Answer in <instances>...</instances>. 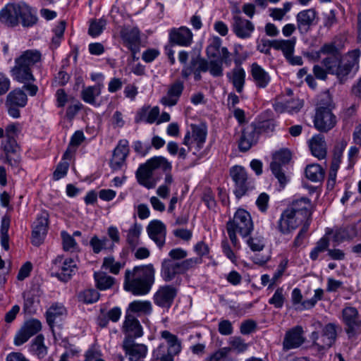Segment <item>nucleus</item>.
Returning <instances> with one entry per match:
<instances>
[{
	"label": "nucleus",
	"mask_w": 361,
	"mask_h": 361,
	"mask_svg": "<svg viewBox=\"0 0 361 361\" xmlns=\"http://www.w3.org/2000/svg\"><path fill=\"white\" fill-rule=\"evenodd\" d=\"M155 269L152 264L126 269L123 288L135 295L147 294L154 283Z\"/></svg>",
	"instance_id": "f257e3e1"
},
{
	"label": "nucleus",
	"mask_w": 361,
	"mask_h": 361,
	"mask_svg": "<svg viewBox=\"0 0 361 361\" xmlns=\"http://www.w3.org/2000/svg\"><path fill=\"white\" fill-rule=\"evenodd\" d=\"M19 20L25 27L32 26L37 22L31 8L23 2L8 4L0 12V20L8 26L18 25Z\"/></svg>",
	"instance_id": "f03ea898"
},
{
	"label": "nucleus",
	"mask_w": 361,
	"mask_h": 361,
	"mask_svg": "<svg viewBox=\"0 0 361 361\" xmlns=\"http://www.w3.org/2000/svg\"><path fill=\"white\" fill-rule=\"evenodd\" d=\"M226 228L233 247L239 249L240 246L236 234L243 238H247L254 228L250 213L243 209H238L233 218L226 223Z\"/></svg>",
	"instance_id": "7ed1b4c3"
},
{
	"label": "nucleus",
	"mask_w": 361,
	"mask_h": 361,
	"mask_svg": "<svg viewBox=\"0 0 361 361\" xmlns=\"http://www.w3.org/2000/svg\"><path fill=\"white\" fill-rule=\"evenodd\" d=\"M171 164L166 158L161 156L154 157L137 169L136 171L137 182L148 189L154 188L156 183L152 180L153 171L160 169L167 173L171 170Z\"/></svg>",
	"instance_id": "20e7f679"
},
{
	"label": "nucleus",
	"mask_w": 361,
	"mask_h": 361,
	"mask_svg": "<svg viewBox=\"0 0 361 361\" xmlns=\"http://www.w3.org/2000/svg\"><path fill=\"white\" fill-rule=\"evenodd\" d=\"M338 326L334 323H328L322 326L321 331H313L310 336L312 347L318 352L329 349L337 339Z\"/></svg>",
	"instance_id": "39448f33"
},
{
	"label": "nucleus",
	"mask_w": 361,
	"mask_h": 361,
	"mask_svg": "<svg viewBox=\"0 0 361 361\" xmlns=\"http://www.w3.org/2000/svg\"><path fill=\"white\" fill-rule=\"evenodd\" d=\"M161 337L167 341V344L161 343L153 351V357L159 361H173V357L181 350V344L176 336L168 331L161 332Z\"/></svg>",
	"instance_id": "423d86ee"
},
{
	"label": "nucleus",
	"mask_w": 361,
	"mask_h": 361,
	"mask_svg": "<svg viewBox=\"0 0 361 361\" xmlns=\"http://www.w3.org/2000/svg\"><path fill=\"white\" fill-rule=\"evenodd\" d=\"M51 270L59 280L66 282L77 271V264L74 259L59 255L52 261Z\"/></svg>",
	"instance_id": "0eeeda50"
},
{
	"label": "nucleus",
	"mask_w": 361,
	"mask_h": 361,
	"mask_svg": "<svg viewBox=\"0 0 361 361\" xmlns=\"http://www.w3.org/2000/svg\"><path fill=\"white\" fill-rule=\"evenodd\" d=\"M141 32L137 27L123 26L120 31L123 44L132 53L133 59L140 51L141 45Z\"/></svg>",
	"instance_id": "6e6552de"
},
{
	"label": "nucleus",
	"mask_w": 361,
	"mask_h": 361,
	"mask_svg": "<svg viewBox=\"0 0 361 361\" xmlns=\"http://www.w3.org/2000/svg\"><path fill=\"white\" fill-rule=\"evenodd\" d=\"M360 51L354 49L349 51L346 56L340 59L338 64V71L335 73L337 78L341 80H345V78L353 71H357Z\"/></svg>",
	"instance_id": "1a4fd4ad"
},
{
	"label": "nucleus",
	"mask_w": 361,
	"mask_h": 361,
	"mask_svg": "<svg viewBox=\"0 0 361 361\" xmlns=\"http://www.w3.org/2000/svg\"><path fill=\"white\" fill-rule=\"evenodd\" d=\"M290 158L291 154L288 150H281L274 155L273 161L270 164L272 173L278 179L282 188L285 186L288 180L281 167L283 165L288 164Z\"/></svg>",
	"instance_id": "9d476101"
},
{
	"label": "nucleus",
	"mask_w": 361,
	"mask_h": 361,
	"mask_svg": "<svg viewBox=\"0 0 361 361\" xmlns=\"http://www.w3.org/2000/svg\"><path fill=\"white\" fill-rule=\"evenodd\" d=\"M336 117L329 107L319 106L317 108L314 125L319 131L324 133L329 131L336 126Z\"/></svg>",
	"instance_id": "9b49d317"
},
{
	"label": "nucleus",
	"mask_w": 361,
	"mask_h": 361,
	"mask_svg": "<svg viewBox=\"0 0 361 361\" xmlns=\"http://www.w3.org/2000/svg\"><path fill=\"white\" fill-rule=\"evenodd\" d=\"M122 348L130 361H144L148 352L147 345L135 343L130 337H125Z\"/></svg>",
	"instance_id": "f8f14e48"
},
{
	"label": "nucleus",
	"mask_w": 361,
	"mask_h": 361,
	"mask_svg": "<svg viewBox=\"0 0 361 361\" xmlns=\"http://www.w3.org/2000/svg\"><path fill=\"white\" fill-rule=\"evenodd\" d=\"M177 293V289L173 286H161L154 294V303L161 308L169 310L171 307Z\"/></svg>",
	"instance_id": "ddd939ff"
},
{
	"label": "nucleus",
	"mask_w": 361,
	"mask_h": 361,
	"mask_svg": "<svg viewBox=\"0 0 361 361\" xmlns=\"http://www.w3.org/2000/svg\"><path fill=\"white\" fill-rule=\"evenodd\" d=\"M231 28L238 38L247 39L252 36L255 25L249 20L240 16V11H237L232 18Z\"/></svg>",
	"instance_id": "4468645a"
},
{
	"label": "nucleus",
	"mask_w": 361,
	"mask_h": 361,
	"mask_svg": "<svg viewBox=\"0 0 361 361\" xmlns=\"http://www.w3.org/2000/svg\"><path fill=\"white\" fill-rule=\"evenodd\" d=\"M305 221L302 216L296 215L289 209H286L281 215L278 221V229L283 234H288L296 229Z\"/></svg>",
	"instance_id": "2eb2a0df"
},
{
	"label": "nucleus",
	"mask_w": 361,
	"mask_h": 361,
	"mask_svg": "<svg viewBox=\"0 0 361 361\" xmlns=\"http://www.w3.org/2000/svg\"><path fill=\"white\" fill-rule=\"evenodd\" d=\"M230 175L235 185L234 193L240 198L246 193L249 188L247 173L243 167L235 166L230 169Z\"/></svg>",
	"instance_id": "dca6fc26"
},
{
	"label": "nucleus",
	"mask_w": 361,
	"mask_h": 361,
	"mask_svg": "<svg viewBox=\"0 0 361 361\" xmlns=\"http://www.w3.org/2000/svg\"><path fill=\"white\" fill-rule=\"evenodd\" d=\"M190 131H188L184 137L183 144L188 147L189 150L192 145L195 144L197 151L200 150L205 142L207 132L202 127L192 124Z\"/></svg>",
	"instance_id": "f3484780"
},
{
	"label": "nucleus",
	"mask_w": 361,
	"mask_h": 361,
	"mask_svg": "<svg viewBox=\"0 0 361 361\" xmlns=\"http://www.w3.org/2000/svg\"><path fill=\"white\" fill-rule=\"evenodd\" d=\"M49 215L46 212H41L34 222L32 232V243L34 245H41L47 233Z\"/></svg>",
	"instance_id": "a211bd4d"
},
{
	"label": "nucleus",
	"mask_w": 361,
	"mask_h": 361,
	"mask_svg": "<svg viewBox=\"0 0 361 361\" xmlns=\"http://www.w3.org/2000/svg\"><path fill=\"white\" fill-rule=\"evenodd\" d=\"M149 238L153 240L155 244L161 248L165 245L166 236V227L160 220L151 221L146 228Z\"/></svg>",
	"instance_id": "6ab92c4d"
},
{
	"label": "nucleus",
	"mask_w": 361,
	"mask_h": 361,
	"mask_svg": "<svg viewBox=\"0 0 361 361\" xmlns=\"http://www.w3.org/2000/svg\"><path fill=\"white\" fill-rule=\"evenodd\" d=\"M42 329V324L37 319H30L25 323L14 338L16 345H20L37 334Z\"/></svg>",
	"instance_id": "aec40b11"
},
{
	"label": "nucleus",
	"mask_w": 361,
	"mask_h": 361,
	"mask_svg": "<svg viewBox=\"0 0 361 361\" xmlns=\"http://www.w3.org/2000/svg\"><path fill=\"white\" fill-rule=\"evenodd\" d=\"M342 322L346 326L345 331L348 335H353L355 328L361 326L358 310L352 306H346L342 310Z\"/></svg>",
	"instance_id": "412c9836"
},
{
	"label": "nucleus",
	"mask_w": 361,
	"mask_h": 361,
	"mask_svg": "<svg viewBox=\"0 0 361 361\" xmlns=\"http://www.w3.org/2000/svg\"><path fill=\"white\" fill-rule=\"evenodd\" d=\"M129 154L128 141L121 140L114 150L110 160V166L113 170H119L126 163Z\"/></svg>",
	"instance_id": "4be33fe9"
},
{
	"label": "nucleus",
	"mask_w": 361,
	"mask_h": 361,
	"mask_svg": "<svg viewBox=\"0 0 361 361\" xmlns=\"http://www.w3.org/2000/svg\"><path fill=\"white\" fill-rule=\"evenodd\" d=\"M303 334L304 331L301 326H296L288 331L283 341V349L288 350L302 345L305 341Z\"/></svg>",
	"instance_id": "5701e85b"
},
{
	"label": "nucleus",
	"mask_w": 361,
	"mask_h": 361,
	"mask_svg": "<svg viewBox=\"0 0 361 361\" xmlns=\"http://www.w3.org/2000/svg\"><path fill=\"white\" fill-rule=\"evenodd\" d=\"M184 90V83L180 80H176L168 86L166 94L161 99L162 104L169 106H175Z\"/></svg>",
	"instance_id": "b1692460"
},
{
	"label": "nucleus",
	"mask_w": 361,
	"mask_h": 361,
	"mask_svg": "<svg viewBox=\"0 0 361 361\" xmlns=\"http://www.w3.org/2000/svg\"><path fill=\"white\" fill-rule=\"evenodd\" d=\"M126 337H130L135 340L143 335L142 327L138 319L133 314L127 312L122 327Z\"/></svg>",
	"instance_id": "393cba45"
},
{
	"label": "nucleus",
	"mask_w": 361,
	"mask_h": 361,
	"mask_svg": "<svg viewBox=\"0 0 361 361\" xmlns=\"http://www.w3.org/2000/svg\"><path fill=\"white\" fill-rule=\"evenodd\" d=\"M259 135L256 124L251 123L246 126L243 131L239 141L240 150L246 152L250 149L257 142Z\"/></svg>",
	"instance_id": "a878e982"
},
{
	"label": "nucleus",
	"mask_w": 361,
	"mask_h": 361,
	"mask_svg": "<svg viewBox=\"0 0 361 361\" xmlns=\"http://www.w3.org/2000/svg\"><path fill=\"white\" fill-rule=\"evenodd\" d=\"M317 12L314 8L303 10L296 16L297 28L301 34L307 33L314 24Z\"/></svg>",
	"instance_id": "bb28decb"
},
{
	"label": "nucleus",
	"mask_w": 361,
	"mask_h": 361,
	"mask_svg": "<svg viewBox=\"0 0 361 361\" xmlns=\"http://www.w3.org/2000/svg\"><path fill=\"white\" fill-rule=\"evenodd\" d=\"M193 35L187 27L173 28L169 32L170 42L182 47H188L192 42Z\"/></svg>",
	"instance_id": "cd10ccee"
},
{
	"label": "nucleus",
	"mask_w": 361,
	"mask_h": 361,
	"mask_svg": "<svg viewBox=\"0 0 361 361\" xmlns=\"http://www.w3.org/2000/svg\"><path fill=\"white\" fill-rule=\"evenodd\" d=\"M183 274L179 262L164 259L161 262V276L164 281H172L176 275Z\"/></svg>",
	"instance_id": "c85d7f7f"
},
{
	"label": "nucleus",
	"mask_w": 361,
	"mask_h": 361,
	"mask_svg": "<svg viewBox=\"0 0 361 361\" xmlns=\"http://www.w3.org/2000/svg\"><path fill=\"white\" fill-rule=\"evenodd\" d=\"M11 75L14 80L23 84L33 82L35 80L31 68L26 67L16 60H15L14 67L11 69Z\"/></svg>",
	"instance_id": "c756f323"
},
{
	"label": "nucleus",
	"mask_w": 361,
	"mask_h": 361,
	"mask_svg": "<svg viewBox=\"0 0 361 361\" xmlns=\"http://www.w3.org/2000/svg\"><path fill=\"white\" fill-rule=\"evenodd\" d=\"M196 70L204 72L208 71V61L199 56L192 57L189 63H186L181 71V75L184 79H188Z\"/></svg>",
	"instance_id": "7c9ffc66"
},
{
	"label": "nucleus",
	"mask_w": 361,
	"mask_h": 361,
	"mask_svg": "<svg viewBox=\"0 0 361 361\" xmlns=\"http://www.w3.org/2000/svg\"><path fill=\"white\" fill-rule=\"evenodd\" d=\"M297 216L300 215L304 221L311 216V202L307 197H301L293 201L290 206L288 208Z\"/></svg>",
	"instance_id": "2f4dec72"
},
{
	"label": "nucleus",
	"mask_w": 361,
	"mask_h": 361,
	"mask_svg": "<svg viewBox=\"0 0 361 361\" xmlns=\"http://www.w3.org/2000/svg\"><path fill=\"white\" fill-rule=\"evenodd\" d=\"M251 75L258 88H266L271 81L269 74L256 63H252L251 66Z\"/></svg>",
	"instance_id": "473e14b6"
},
{
	"label": "nucleus",
	"mask_w": 361,
	"mask_h": 361,
	"mask_svg": "<svg viewBox=\"0 0 361 361\" xmlns=\"http://www.w3.org/2000/svg\"><path fill=\"white\" fill-rule=\"evenodd\" d=\"M309 147L314 157L322 159L326 156V145L324 135L321 134L313 136L309 140Z\"/></svg>",
	"instance_id": "72a5a7b5"
},
{
	"label": "nucleus",
	"mask_w": 361,
	"mask_h": 361,
	"mask_svg": "<svg viewBox=\"0 0 361 361\" xmlns=\"http://www.w3.org/2000/svg\"><path fill=\"white\" fill-rule=\"evenodd\" d=\"M41 57V53L38 50L30 49L23 52L16 60L26 67L31 68L35 63L40 61Z\"/></svg>",
	"instance_id": "f704fd0d"
},
{
	"label": "nucleus",
	"mask_w": 361,
	"mask_h": 361,
	"mask_svg": "<svg viewBox=\"0 0 361 361\" xmlns=\"http://www.w3.org/2000/svg\"><path fill=\"white\" fill-rule=\"evenodd\" d=\"M103 87L104 83L99 82L93 86L84 88L81 92L82 99L86 103L94 104L96 98L100 95Z\"/></svg>",
	"instance_id": "c9c22d12"
},
{
	"label": "nucleus",
	"mask_w": 361,
	"mask_h": 361,
	"mask_svg": "<svg viewBox=\"0 0 361 361\" xmlns=\"http://www.w3.org/2000/svg\"><path fill=\"white\" fill-rule=\"evenodd\" d=\"M295 43V37L289 39H274V49L276 51H281L286 58L291 54H293Z\"/></svg>",
	"instance_id": "e433bc0d"
},
{
	"label": "nucleus",
	"mask_w": 361,
	"mask_h": 361,
	"mask_svg": "<svg viewBox=\"0 0 361 361\" xmlns=\"http://www.w3.org/2000/svg\"><path fill=\"white\" fill-rule=\"evenodd\" d=\"M84 140L85 136L82 131H76L71 137L69 145L63 156V160L71 159L73 154L75 152L77 147Z\"/></svg>",
	"instance_id": "4c0bfd02"
},
{
	"label": "nucleus",
	"mask_w": 361,
	"mask_h": 361,
	"mask_svg": "<svg viewBox=\"0 0 361 361\" xmlns=\"http://www.w3.org/2000/svg\"><path fill=\"white\" fill-rule=\"evenodd\" d=\"M6 102L10 104L24 107L27 104V97L23 90L16 88L8 94Z\"/></svg>",
	"instance_id": "58836bf2"
},
{
	"label": "nucleus",
	"mask_w": 361,
	"mask_h": 361,
	"mask_svg": "<svg viewBox=\"0 0 361 361\" xmlns=\"http://www.w3.org/2000/svg\"><path fill=\"white\" fill-rule=\"evenodd\" d=\"M152 311V304L147 300H135L128 305L127 312H131L140 314H149Z\"/></svg>",
	"instance_id": "ea45409f"
},
{
	"label": "nucleus",
	"mask_w": 361,
	"mask_h": 361,
	"mask_svg": "<svg viewBox=\"0 0 361 361\" xmlns=\"http://www.w3.org/2000/svg\"><path fill=\"white\" fill-rule=\"evenodd\" d=\"M302 107V102L298 99H292L284 102H277L275 110L279 112L288 111L293 113L298 111Z\"/></svg>",
	"instance_id": "a19ab883"
},
{
	"label": "nucleus",
	"mask_w": 361,
	"mask_h": 361,
	"mask_svg": "<svg viewBox=\"0 0 361 361\" xmlns=\"http://www.w3.org/2000/svg\"><path fill=\"white\" fill-rule=\"evenodd\" d=\"M230 80L238 93L242 92L245 85V72L240 67L233 69Z\"/></svg>",
	"instance_id": "79ce46f5"
},
{
	"label": "nucleus",
	"mask_w": 361,
	"mask_h": 361,
	"mask_svg": "<svg viewBox=\"0 0 361 361\" xmlns=\"http://www.w3.org/2000/svg\"><path fill=\"white\" fill-rule=\"evenodd\" d=\"M94 278L96 281L97 288L102 290L111 288L115 282V279L114 277L102 271L95 272Z\"/></svg>",
	"instance_id": "37998d69"
},
{
	"label": "nucleus",
	"mask_w": 361,
	"mask_h": 361,
	"mask_svg": "<svg viewBox=\"0 0 361 361\" xmlns=\"http://www.w3.org/2000/svg\"><path fill=\"white\" fill-rule=\"evenodd\" d=\"M65 313L66 309L63 305L59 303L53 304L46 312L47 322L48 324L52 327L55 320Z\"/></svg>",
	"instance_id": "c03bdc74"
},
{
	"label": "nucleus",
	"mask_w": 361,
	"mask_h": 361,
	"mask_svg": "<svg viewBox=\"0 0 361 361\" xmlns=\"http://www.w3.org/2000/svg\"><path fill=\"white\" fill-rule=\"evenodd\" d=\"M141 231V225L137 223H135L128 231L126 241L132 249H135L139 245Z\"/></svg>",
	"instance_id": "a18cd8bd"
},
{
	"label": "nucleus",
	"mask_w": 361,
	"mask_h": 361,
	"mask_svg": "<svg viewBox=\"0 0 361 361\" xmlns=\"http://www.w3.org/2000/svg\"><path fill=\"white\" fill-rule=\"evenodd\" d=\"M305 176L312 182H319L323 180L324 171L319 164H310L306 167Z\"/></svg>",
	"instance_id": "49530a36"
},
{
	"label": "nucleus",
	"mask_w": 361,
	"mask_h": 361,
	"mask_svg": "<svg viewBox=\"0 0 361 361\" xmlns=\"http://www.w3.org/2000/svg\"><path fill=\"white\" fill-rule=\"evenodd\" d=\"M90 245L92 247L93 252L96 254L99 253L102 250L114 248V245L109 244V240L107 238L104 237L102 238H99L97 235H94L91 238Z\"/></svg>",
	"instance_id": "de8ad7c7"
},
{
	"label": "nucleus",
	"mask_w": 361,
	"mask_h": 361,
	"mask_svg": "<svg viewBox=\"0 0 361 361\" xmlns=\"http://www.w3.org/2000/svg\"><path fill=\"white\" fill-rule=\"evenodd\" d=\"M159 114L158 106L142 108L140 113V119L145 120L148 123H153L157 121Z\"/></svg>",
	"instance_id": "09e8293b"
},
{
	"label": "nucleus",
	"mask_w": 361,
	"mask_h": 361,
	"mask_svg": "<svg viewBox=\"0 0 361 361\" xmlns=\"http://www.w3.org/2000/svg\"><path fill=\"white\" fill-rule=\"evenodd\" d=\"M44 339L42 334L37 336L30 346L31 352L39 357H44L47 353V347L44 344Z\"/></svg>",
	"instance_id": "8fccbe9b"
},
{
	"label": "nucleus",
	"mask_w": 361,
	"mask_h": 361,
	"mask_svg": "<svg viewBox=\"0 0 361 361\" xmlns=\"http://www.w3.org/2000/svg\"><path fill=\"white\" fill-rule=\"evenodd\" d=\"M124 267V263L116 262L113 257H104L102 263V268L109 270L114 274H118Z\"/></svg>",
	"instance_id": "3c124183"
},
{
	"label": "nucleus",
	"mask_w": 361,
	"mask_h": 361,
	"mask_svg": "<svg viewBox=\"0 0 361 361\" xmlns=\"http://www.w3.org/2000/svg\"><path fill=\"white\" fill-rule=\"evenodd\" d=\"M340 61L338 56L332 54L322 60V64L325 67L328 73L335 75L338 71V64Z\"/></svg>",
	"instance_id": "603ef678"
},
{
	"label": "nucleus",
	"mask_w": 361,
	"mask_h": 361,
	"mask_svg": "<svg viewBox=\"0 0 361 361\" xmlns=\"http://www.w3.org/2000/svg\"><path fill=\"white\" fill-rule=\"evenodd\" d=\"M106 25V20L104 18L92 20L90 25L88 33L92 37L99 35Z\"/></svg>",
	"instance_id": "864d4df0"
},
{
	"label": "nucleus",
	"mask_w": 361,
	"mask_h": 361,
	"mask_svg": "<svg viewBox=\"0 0 361 361\" xmlns=\"http://www.w3.org/2000/svg\"><path fill=\"white\" fill-rule=\"evenodd\" d=\"M2 145L6 155L18 152L19 147L13 136L6 135L2 141Z\"/></svg>",
	"instance_id": "5fc2aeb1"
},
{
	"label": "nucleus",
	"mask_w": 361,
	"mask_h": 361,
	"mask_svg": "<svg viewBox=\"0 0 361 361\" xmlns=\"http://www.w3.org/2000/svg\"><path fill=\"white\" fill-rule=\"evenodd\" d=\"M329 245V240L327 238H322L317 243L316 247L310 252V258L312 260H316L318 258L319 254L326 250Z\"/></svg>",
	"instance_id": "6e6d98bb"
},
{
	"label": "nucleus",
	"mask_w": 361,
	"mask_h": 361,
	"mask_svg": "<svg viewBox=\"0 0 361 361\" xmlns=\"http://www.w3.org/2000/svg\"><path fill=\"white\" fill-rule=\"evenodd\" d=\"M63 248L65 251H73L78 247L73 236L69 235L66 231H62L61 233Z\"/></svg>",
	"instance_id": "4d7b16f0"
},
{
	"label": "nucleus",
	"mask_w": 361,
	"mask_h": 361,
	"mask_svg": "<svg viewBox=\"0 0 361 361\" xmlns=\"http://www.w3.org/2000/svg\"><path fill=\"white\" fill-rule=\"evenodd\" d=\"M285 301L283 288H278L273 296L269 300V303L273 305L276 308H281Z\"/></svg>",
	"instance_id": "13d9d810"
},
{
	"label": "nucleus",
	"mask_w": 361,
	"mask_h": 361,
	"mask_svg": "<svg viewBox=\"0 0 361 361\" xmlns=\"http://www.w3.org/2000/svg\"><path fill=\"white\" fill-rule=\"evenodd\" d=\"M180 262L182 273H185L187 271L195 267L197 264L202 262V259L200 257H192L184 259Z\"/></svg>",
	"instance_id": "bf43d9fd"
},
{
	"label": "nucleus",
	"mask_w": 361,
	"mask_h": 361,
	"mask_svg": "<svg viewBox=\"0 0 361 361\" xmlns=\"http://www.w3.org/2000/svg\"><path fill=\"white\" fill-rule=\"evenodd\" d=\"M229 343L231 345V348L236 350L239 353L245 352L248 348V345L239 336L232 337Z\"/></svg>",
	"instance_id": "052dcab7"
},
{
	"label": "nucleus",
	"mask_w": 361,
	"mask_h": 361,
	"mask_svg": "<svg viewBox=\"0 0 361 361\" xmlns=\"http://www.w3.org/2000/svg\"><path fill=\"white\" fill-rule=\"evenodd\" d=\"M80 297L84 302L89 304L97 302L99 300V294L94 289H87Z\"/></svg>",
	"instance_id": "680f3d73"
},
{
	"label": "nucleus",
	"mask_w": 361,
	"mask_h": 361,
	"mask_svg": "<svg viewBox=\"0 0 361 361\" xmlns=\"http://www.w3.org/2000/svg\"><path fill=\"white\" fill-rule=\"evenodd\" d=\"M247 244L252 251H260L264 247L263 238L259 236L248 238Z\"/></svg>",
	"instance_id": "e2e57ef3"
},
{
	"label": "nucleus",
	"mask_w": 361,
	"mask_h": 361,
	"mask_svg": "<svg viewBox=\"0 0 361 361\" xmlns=\"http://www.w3.org/2000/svg\"><path fill=\"white\" fill-rule=\"evenodd\" d=\"M271 48L274 49V39L262 38L257 42V49L261 53L270 54Z\"/></svg>",
	"instance_id": "0e129e2a"
},
{
	"label": "nucleus",
	"mask_w": 361,
	"mask_h": 361,
	"mask_svg": "<svg viewBox=\"0 0 361 361\" xmlns=\"http://www.w3.org/2000/svg\"><path fill=\"white\" fill-rule=\"evenodd\" d=\"M69 167L68 162L66 161H61L56 166V170L53 173V178L55 180H58L64 177L68 171Z\"/></svg>",
	"instance_id": "69168bd1"
},
{
	"label": "nucleus",
	"mask_w": 361,
	"mask_h": 361,
	"mask_svg": "<svg viewBox=\"0 0 361 361\" xmlns=\"http://www.w3.org/2000/svg\"><path fill=\"white\" fill-rule=\"evenodd\" d=\"M259 134L269 133L274 131L275 123L273 120H267L256 124Z\"/></svg>",
	"instance_id": "338daca9"
},
{
	"label": "nucleus",
	"mask_w": 361,
	"mask_h": 361,
	"mask_svg": "<svg viewBox=\"0 0 361 361\" xmlns=\"http://www.w3.org/2000/svg\"><path fill=\"white\" fill-rule=\"evenodd\" d=\"M208 71L214 77H219L223 75L222 63L217 61L208 62Z\"/></svg>",
	"instance_id": "774afa93"
}]
</instances>
